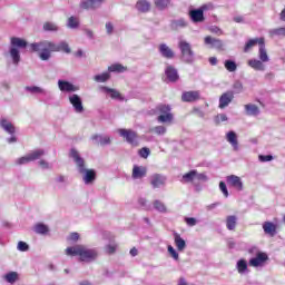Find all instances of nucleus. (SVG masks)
Returning <instances> with one entry per match:
<instances>
[{
	"label": "nucleus",
	"instance_id": "obj_1",
	"mask_svg": "<svg viewBox=\"0 0 285 285\" xmlns=\"http://www.w3.org/2000/svg\"><path fill=\"white\" fill-rule=\"evenodd\" d=\"M29 50L30 52H39V59H41V61L50 60V57H52V52H66V55H70L71 52V49L68 42L60 41L57 45L48 40L30 43Z\"/></svg>",
	"mask_w": 285,
	"mask_h": 285
},
{
	"label": "nucleus",
	"instance_id": "obj_2",
	"mask_svg": "<svg viewBox=\"0 0 285 285\" xmlns=\"http://www.w3.org/2000/svg\"><path fill=\"white\" fill-rule=\"evenodd\" d=\"M65 253L69 257H79L80 262H85L86 264L96 262L97 257H99V250L97 248H90L86 245L67 247Z\"/></svg>",
	"mask_w": 285,
	"mask_h": 285
},
{
	"label": "nucleus",
	"instance_id": "obj_3",
	"mask_svg": "<svg viewBox=\"0 0 285 285\" xmlns=\"http://www.w3.org/2000/svg\"><path fill=\"white\" fill-rule=\"evenodd\" d=\"M69 157L73 159L78 173L82 175L83 184H86V186H89V184H94L97 179V173L95 171V169L86 168V160L81 157V155H79V151H77V149H71Z\"/></svg>",
	"mask_w": 285,
	"mask_h": 285
},
{
	"label": "nucleus",
	"instance_id": "obj_4",
	"mask_svg": "<svg viewBox=\"0 0 285 285\" xmlns=\"http://www.w3.org/2000/svg\"><path fill=\"white\" fill-rule=\"evenodd\" d=\"M24 48H28V41H26V39L19 37L10 38L9 55L14 66H19L21 61V50Z\"/></svg>",
	"mask_w": 285,
	"mask_h": 285
},
{
	"label": "nucleus",
	"instance_id": "obj_5",
	"mask_svg": "<svg viewBox=\"0 0 285 285\" xmlns=\"http://www.w3.org/2000/svg\"><path fill=\"white\" fill-rule=\"evenodd\" d=\"M179 50L181 52V59L185 63H193L195 61V52L186 40H180L178 43Z\"/></svg>",
	"mask_w": 285,
	"mask_h": 285
},
{
	"label": "nucleus",
	"instance_id": "obj_6",
	"mask_svg": "<svg viewBox=\"0 0 285 285\" xmlns=\"http://www.w3.org/2000/svg\"><path fill=\"white\" fill-rule=\"evenodd\" d=\"M157 110L160 112V115L157 117L158 124H173V119H175V117L173 116V112H170V106L160 105L157 107Z\"/></svg>",
	"mask_w": 285,
	"mask_h": 285
},
{
	"label": "nucleus",
	"instance_id": "obj_7",
	"mask_svg": "<svg viewBox=\"0 0 285 285\" xmlns=\"http://www.w3.org/2000/svg\"><path fill=\"white\" fill-rule=\"evenodd\" d=\"M254 250L256 253V257H253L249 259V266H252L253 268H259V267L264 266V264H266V262H268V254L259 252L255 247L249 249V253H254Z\"/></svg>",
	"mask_w": 285,
	"mask_h": 285
},
{
	"label": "nucleus",
	"instance_id": "obj_8",
	"mask_svg": "<svg viewBox=\"0 0 285 285\" xmlns=\"http://www.w3.org/2000/svg\"><path fill=\"white\" fill-rule=\"evenodd\" d=\"M118 135H120V137H124V139H126L127 144H130V146H139V142L137 141V132L135 130L118 129Z\"/></svg>",
	"mask_w": 285,
	"mask_h": 285
},
{
	"label": "nucleus",
	"instance_id": "obj_9",
	"mask_svg": "<svg viewBox=\"0 0 285 285\" xmlns=\"http://www.w3.org/2000/svg\"><path fill=\"white\" fill-rule=\"evenodd\" d=\"M205 10H208L206 4L202 6L199 9H193L189 11V19L193 23H204V21H206V18L204 17Z\"/></svg>",
	"mask_w": 285,
	"mask_h": 285
},
{
	"label": "nucleus",
	"instance_id": "obj_10",
	"mask_svg": "<svg viewBox=\"0 0 285 285\" xmlns=\"http://www.w3.org/2000/svg\"><path fill=\"white\" fill-rule=\"evenodd\" d=\"M105 0H80V10H97L100 6H104Z\"/></svg>",
	"mask_w": 285,
	"mask_h": 285
},
{
	"label": "nucleus",
	"instance_id": "obj_11",
	"mask_svg": "<svg viewBox=\"0 0 285 285\" xmlns=\"http://www.w3.org/2000/svg\"><path fill=\"white\" fill-rule=\"evenodd\" d=\"M202 99V92L198 90L185 91L181 95V101L185 104H194L195 101H199Z\"/></svg>",
	"mask_w": 285,
	"mask_h": 285
},
{
	"label": "nucleus",
	"instance_id": "obj_12",
	"mask_svg": "<svg viewBox=\"0 0 285 285\" xmlns=\"http://www.w3.org/2000/svg\"><path fill=\"white\" fill-rule=\"evenodd\" d=\"M227 185L232 188H235V190H238V193H242L244 190V183L242 181V178L236 175H229L226 177Z\"/></svg>",
	"mask_w": 285,
	"mask_h": 285
},
{
	"label": "nucleus",
	"instance_id": "obj_13",
	"mask_svg": "<svg viewBox=\"0 0 285 285\" xmlns=\"http://www.w3.org/2000/svg\"><path fill=\"white\" fill-rule=\"evenodd\" d=\"M205 46H208V48H212L214 50H222L224 48V41L217 38H213L210 36H206L204 39Z\"/></svg>",
	"mask_w": 285,
	"mask_h": 285
},
{
	"label": "nucleus",
	"instance_id": "obj_14",
	"mask_svg": "<svg viewBox=\"0 0 285 285\" xmlns=\"http://www.w3.org/2000/svg\"><path fill=\"white\" fill-rule=\"evenodd\" d=\"M69 102L75 109V112L81 114L83 112V102L81 101V97L77 94H72L69 96Z\"/></svg>",
	"mask_w": 285,
	"mask_h": 285
},
{
	"label": "nucleus",
	"instance_id": "obj_15",
	"mask_svg": "<svg viewBox=\"0 0 285 285\" xmlns=\"http://www.w3.org/2000/svg\"><path fill=\"white\" fill-rule=\"evenodd\" d=\"M149 181L153 188H161V186H166V176L161 174H154L149 177Z\"/></svg>",
	"mask_w": 285,
	"mask_h": 285
},
{
	"label": "nucleus",
	"instance_id": "obj_16",
	"mask_svg": "<svg viewBox=\"0 0 285 285\" xmlns=\"http://www.w3.org/2000/svg\"><path fill=\"white\" fill-rule=\"evenodd\" d=\"M58 88L61 92H77L79 87L66 80H58Z\"/></svg>",
	"mask_w": 285,
	"mask_h": 285
},
{
	"label": "nucleus",
	"instance_id": "obj_17",
	"mask_svg": "<svg viewBox=\"0 0 285 285\" xmlns=\"http://www.w3.org/2000/svg\"><path fill=\"white\" fill-rule=\"evenodd\" d=\"M233 99H235V95H233V91H227V92L223 94L219 98L218 108H222V109L227 108V106L230 105Z\"/></svg>",
	"mask_w": 285,
	"mask_h": 285
},
{
	"label": "nucleus",
	"instance_id": "obj_18",
	"mask_svg": "<svg viewBox=\"0 0 285 285\" xmlns=\"http://www.w3.org/2000/svg\"><path fill=\"white\" fill-rule=\"evenodd\" d=\"M226 141L230 144L233 150L237 153L239 150V140H237V134L235 131H228L226 134Z\"/></svg>",
	"mask_w": 285,
	"mask_h": 285
},
{
	"label": "nucleus",
	"instance_id": "obj_19",
	"mask_svg": "<svg viewBox=\"0 0 285 285\" xmlns=\"http://www.w3.org/2000/svg\"><path fill=\"white\" fill-rule=\"evenodd\" d=\"M165 75H166L168 81H171L173 83H175V81H179V72L173 66L166 67Z\"/></svg>",
	"mask_w": 285,
	"mask_h": 285
},
{
	"label": "nucleus",
	"instance_id": "obj_20",
	"mask_svg": "<svg viewBox=\"0 0 285 285\" xmlns=\"http://www.w3.org/2000/svg\"><path fill=\"white\" fill-rule=\"evenodd\" d=\"M247 65L249 68H253V70H256L257 72H264L266 70V65H264V61L256 58L249 59Z\"/></svg>",
	"mask_w": 285,
	"mask_h": 285
},
{
	"label": "nucleus",
	"instance_id": "obj_21",
	"mask_svg": "<svg viewBox=\"0 0 285 285\" xmlns=\"http://www.w3.org/2000/svg\"><path fill=\"white\" fill-rule=\"evenodd\" d=\"M158 50L161 57H164L165 59H175V51H173V49H170L168 45L166 43L159 45Z\"/></svg>",
	"mask_w": 285,
	"mask_h": 285
},
{
	"label": "nucleus",
	"instance_id": "obj_22",
	"mask_svg": "<svg viewBox=\"0 0 285 285\" xmlns=\"http://www.w3.org/2000/svg\"><path fill=\"white\" fill-rule=\"evenodd\" d=\"M263 230L265 235H269V237H275L277 235V225H275V223L265 222L263 223Z\"/></svg>",
	"mask_w": 285,
	"mask_h": 285
},
{
	"label": "nucleus",
	"instance_id": "obj_23",
	"mask_svg": "<svg viewBox=\"0 0 285 285\" xmlns=\"http://www.w3.org/2000/svg\"><path fill=\"white\" fill-rule=\"evenodd\" d=\"M265 39L264 38H254V39H249L245 47H244V52H250V50H253V48H255V46H262L264 45Z\"/></svg>",
	"mask_w": 285,
	"mask_h": 285
},
{
	"label": "nucleus",
	"instance_id": "obj_24",
	"mask_svg": "<svg viewBox=\"0 0 285 285\" xmlns=\"http://www.w3.org/2000/svg\"><path fill=\"white\" fill-rule=\"evenodd\" d=\"M91 139L96 146H110L111 144L109 136L94 135Z\"/></svg>",
	"mask_w": 285,
	"mask_h": 285
},
{
	"label": "nucleus",
	"instance_id": "obj_25",
	"mask_svg": "<svg viewBox=\"0 0 285 285\" xmlns=\"http://www.w3.org/2000/svg\"><path fill=\"white\" fill-rule=\"evenodd\" d=\"M146 167L135 165L132 168L131 177L132 179H144V177H146Z\"/></svg>",
	"mask_w": 285,
	"mask_h": 285
},
{
	"label": "nucleus",
	"instance_id": "obj_26",
	"mask_svg": "<svg viewBox=\"0 0 285 285\" xmlns=\"http://www.w3.org/2000/svg\"><path fill=\"white\" fill-rule=\"evenodd\" d=\"M174 243L177 250H179L180 253L186 250V240L181 238V235H179L178 233H174Z\"/></svg>",
	"mask_w": 285,
	"mask_h": 285
},
{
	"label": "nucleus",
	"instance_id": "obj_27",
	"mask_svg": "<svg viewBox=\"0 0 285 285\" xmlns=\"http://www.w3.org/2000/svg\"><path fill=\"white\" fill-rule=\"evenodd\" d=\"M258 59L264 63H268V61H271L268 51L266 50V42H263V45L258 48Z\"/></svg>",
	"mask_w": 285,
	"mask_h": 285
},
{
	"label": "nucleus",
	"instance_id": "obj_28",
	"mask_svg": "<svg viewBox=\"0 0 285 285\" xmlns=\"http://www.w3.org/2000/svg\"><path fill=\"white\" fill-rule=\"evenodd\" d=\"M245 112L249 117H257L262 111L259 110V107L257 105L247 104L245 105Z\"/></svg>",
	"mask_w": 285,
	"mask_h": 285
},
{
	"label": "nucleus",
	"instance_id": "obj_29",
	"mask_svg": "<svg viewBox=\"0 0 285 285\" xmlns=\"http://www.w3.org/2000/svg\"><path fill=\"white\" fill-rule=\"evenodd\" d=\"M24 90L27 92H30L31 95H42L43 97H46V95H48V91L41 87H37V86H27L24 88Z\"/></svg>",
	"mask_w": 285,
	"mask_h": 285
},
{
	"label": "nucleus",
	"instance_id": "obj_30",
	"mask_svg": "<svg viewBox=\"0 0 285 285\" xmlns=\"http://www.w3.org/2000/svg\"><path fill=\"white\" fill-rule=\"evenodd\" d=\"M0 126L9 135H14V125H12L8 119H1Z\"/></svg>",
	"mask_w": 285,
	"mask_h": 285
},
{
	"label": "nucleus",
	"instance_id": "obj_31",
	"mask_svg": "<svg viewBox=\"0 0 285 285\" xmlns=\"http://www.w3.org/2000/svg\"><path fill=\"white\" fill-rule=\"evenodd\" d=\"M102 90L107 95H110L111 99H118V101H124V97H121V94L119 91H117V89L104 87Z\"/></svg>",
	"mask_w": 285,
	"mask_h": 285
},
{
	"label": "nucleus",
	"instance_id": "obj_32",
	"mask_svg": "<svg viewBox=\"0 0 285 285\" xmlns=\"http://www.w3.org/2000/svg\"><path fill=\"white\" fill-rule=\"evenodd\" d=\"M236 268L239 275L248 273V262H246L244 258L239 259L236 264Z\"/></svg>",
	"mask_w": 285,
	"mask_h": 285
},
{
	"label": "nucleus",
	"instance_id": "obj_33",
	"mask_svg": "<svg viewBox=\"0 0 285 285\" xmlns=\"http://www.w3.org/2000/svg\"><path fill=\"white\" fill-rule=\"evenodd\" d=\"M227 230H235L237 228V216L230 215L226 217Z\"/></svg>",
	"mask_w": 285,
	"mask_h": 285
},
{
	"label": "nucleus",
	"instance_id": "obj_34",
	"mask_svg": "<svg viewBox=\"0 0 285 285\" xmlns=\"http://www.w3.org/2000/svg\"><path fill=\"white\" fill-rule=\"evenodd\" d=\"M33 230L37 233V235H46L50 228H48V225L43 223H38L33 226Z\"/></svg>",
	"mask_w": 285,
	"mask_h": 285
},
{
	"label": "nucleus",
	"instance_id": "obj_35",
	"mask_svg": "<svg viewBox=\"0 0 285 285\" xmlns=\"http://www.w3.org/2000/svg\"><path fill=\"white\" fill-rule=\"evenodd\" d=\"M138 12H148L150 10V2L147 0H140L136 3Z\"/></svg>",
	"mask_w": 285,
	"mask_h": 285
},
{
	"label": "nucleus",
	"instance_id": "obj_36",
	"mask_svg": "<svg viewBox=\"0 0 285 285\" xmlns=\"http://www.w3.org/2000/svg\"><path fill=\"white\" fill-rule=\"evenodd\" d=\"M46 155V150L43 149H36L31 153H29V157L31 161H37V159H41Z\"/></svg>",
	"mask_w": 285,
	"mask_h": 285
},
{
	"label": "nucleus",
	"instance_id": "obj_37",
	"mask_svg": "<svg viewBox=\"0 0 285 285\" xmlns=\"http://www.w3.org/2000/svg\"><path fill=\"white\" fill-rule=\"evenodd\" d=\"M126 70H128V68L124 67L121 63H114L108 67L109 72H126Z\"/></svg>",
	"mask_w": 285,
	"mask_h": 285
},
{
	"label": "nucleus",
	"instance_id": "obj_38",
	"mask_svg": "<svg viewBox=\"0 0 285 285\" xmlns=\"http://www.w3.org/2000/svg\"><path fill=\"white\" fill-rule=\"evenodd\" d=\"M269 37H285V27L271 29L268 31Z\"/></svg>",
	"mask_w": 285,
	"mask_h": 285
},
{
	"label": "nucleus",
	"instance_id": "obj_39",
	"mask_svg": "<svg viewBox=\"0 0 285 285\" xmlns=\"http://www.w3.org/2000/svg\"><path fill=\"white\" fill-rule=\"evenodd\" d=\"M3 278L8 282V284H14L17 279H19V274L17 272L7 273Z\"/></svg>",
	"mask_w": 285,
	"mask_h": 285
},
{
	"label": "nucleus",
	"instance_id": "obj_40",
	"mask_svg": "<svg viewBox=\"0 0 285 285\" xmlns=\"http://www.w3.org/2000/svg\"><path fill=\"white\" fill-rule=\"evenodd\" d=\"M108 79H110V73L109 72H104L100 75H96L94 77V81H96L97 83H106V81H108Z\"/></svg>",
	"mask_w": 285,
	"mask_h": 285
},
{
	"label": "nucleus",
	"instance_id": "obj_41",
	"mask_svg": "<svg viewBox=\"0 0 285 285\" xmlns=\"http://www.w3.org/2000/svg\"><path fill=\"white\" fill-rule=\"evenodd\" d=\"M67 27L71 30H77V28H79V18L71 16L67 21Z\"/></svg>",
	"mask_w": 285,
	"mask_h": 285
},
{
	"label": "nucleus",
	"instance_id": "obj_42",
	"mask_svg": "<svg viewBox=\"0 0 285 285\" xmlns=\"http://www.w3.org/2000/svg\"><path fill=\"white\" fill-rule=\"evenodd\" d=\"M42 28L45 32H57L59 30V26L55 22H45Z\"/></svg>",
	"mask_w": 285,
	"mask_h": 285
},
{
	"label": "nucleus",
	"instance_id": "obj_43",
	"mask_svg": "<svg viewBox=\"0 0 285 285\" xmlns=\"http://www.w3.org/2000/svg\"><path fill=\"white\" fill-rule=\"evenodd\" d=\"M233 95H240V92H244V83H242V81L236 80L233 83Z\"/></svg>",
	"mask_w": 285,
	"mask_h": 285
},
{
	"label": "nucleus",
	"instance_id": "obj_44",
	"mask_svg": "<svg viewBox=\"0 0 285 285\" xmlns=\"http://www.w3.org/2000/svg\"><path fill=\"white\" fill-rule=\"evenodd\" d=\"M186 26H188V22L184 19L174 20L171 22V28H174V30H179V28H186Z\"/></svg>",
	"mask_w": 285,
	"mask_h": 285
},
{
	"label": "nucleus",
	"instance_id": "obj_45",
	"mask_svg": "<svg viewBox=\"0 0 285 285\" xmlns=\"http://www.w3.org/2000/svg\"><path fill=\"white\" fill-rule=\"evenodd\" d=\"M154 208L155 210H158V213H168V208L166 207V204H164L161 200H155Z\"/></svg>",
	"mask_w": 285,
	"mask_h": 285
},
{
	"label": "nucleus",
	"instance_id": "obj_46",
	"mask_svg": "<svg viewBox=\"0 0 285 285\" xmlns=\"http://www.w3.org/2000/svg\"><path fill=\"white\" fill-rule=\"evenodd\" d=\"M154 3L158 10H166L170 6V0H154Z\"/></svg>",
	"mask_w": 285,
	"mask_h": 285
},
{
	"label": "nucleus",
	"instance_id": "obj_47",
	"mask_svg": "<svg viewBox=\"0 0 285 285\" xmlns=\"http://www.w3.org/2000/svg\"><path fill=\"white\" fill-rule=\"evenodd\" d=\"M149 132H155V135L164 136L167 132L165 126L159 125L149 129Z\"/></svg>",
	"mask_w": 285,
	"mask_h": 285
},
{
	"label": "nucleus",
	"instance_id": "obj_48",
	"mask_svg": "<svg viewBox=\"0 0 285 285\" xmlns=\"http://www.w3.org/2000/svg\"><path fill=\"white\" fill-rule=\"evenodd\" d=\"M105 253H107V255H115V253H117V243L112 242L107 244L105 246Z\"/></svg>",
	"mask_w": 285,
	"mask_h": 285
},
{
	"label": "nucleus",
	"instance_id": "obj_49",
	"mask_svg": "<svg viewBox=\"0 0 285 285\" xmlns=\"http://www.w3.org/2000/svg\"><path fill=\"white\" fill-rule=\"evenodd\" d=\"M30 161H32L30 158V154H27L23 157L17 158L14 164H16V166H23L26 164H30Z\"/></svg>",
	"mask_w": 285,
	"mask_h": 285
},
{
	"label": "nucleus",
	"instance_id": "obj_50",
	"mask_svg": "<svg viewBox=\"0 0 285 285\" xmlns=\"http://www.w3.org/2000/svg\"><path fill=\"white\" fill-rule=\"evenodd\" d=\"M224 66L228 72H235L237 70V63L233 60H225Z\"/></svg>",
	"mask_w": 285,
	"mask_h": 285
},
{
	"label": "nucleus",
	"instance_id": "obj_51",
	"mask_svg": "<svg viewBox=\"0 0 285 285\" xmlns=\"http://www.w3.org/2000/svg\"><path fill=\"white\" fill-rule=\"evenodd\" d=\"M184 184H190V181H195V170H190L189 173L183 176Z\"/></svg>",
	"mask_w": 285,
	"mask_h": 285
},
{
	"label": "nucleus",
	"instance_id": "obj_52",
	"mask_svg": "<svg viewBox=\"0 0 285 285\" xmlns=\"http://www.w3.org/2000/svg\"><path fill=\"white\" fill-rule=\"evenodd\" d=\"M167 250H168L170 257H173V259H175V262H179V253H177L175 247H173L171 245H168Z\"/></svg>",
	"mask_w": 285,
	"mask_h": 285
},
{
	"label": "nucleus",
	"instance_id": "obj_53",
	"mask_svg": "<svg viewBox=\"0 0 285 285\" xmlns=\"http://www.w3.org/2000/svg\"><path fill=\"white\" fill-rule=\"evenodd\" d=\"M17 248H18V250H20V253H26L27 250H29V249H30V246H29V245H27V243H26V242L20 240V242L18 243Z\"/></svg>",
	"mask_w": 285,
	"mask_h": 285
},
{
	"label": "nucleus",
	"instance_id": "obj_54",
	"mask_svg": "<svg viewBox=\"0 0 285 285\" xmlns=\"http://www.w3.org/2000/svg\"><path fill=\"white\" fill-rule=\"evenodd\" d=\"M194 179L195 181H208V177L205 174L197 173V170H195Z\"/></svg>",
	"mask_w": 285,
	"mask_h": 285
},
{
	"label": "nucleus",
	"instance_id": "obj_55",
	"mask_svg": "<svg viewBox=\"0 0 285 285\" xmlns=\"http://www.w3.org/2000/svg\"><path fill=\"white\" fill-rule=\"evenodd\" d=\"M139 155L142 157V159H148L150 149L148 147H144L139 150Z\"/></svg>",
	"mask_w": 285,
	"mask_h": 285
},
{
	"label": "nucleus",
	"instance_id": "obj_56",
	"mask_svg": "<svg viewBox=\"0 0 285 285\" xmlns=\"http://www.w3.org/2000/svg\"><path fill=\"white\" fill-rule=\"evenodd\" d=\"M222 121H228V116L225 114H219L215 117V122L220 124Z\"/></svg>",
	"mask_w": 285,
	"mask_h": 285
},
{
	"label": "nucleus",
	"instance_id": "obj_57",
	"mask_svg": "<svg viewBox=\"0 0 285 285\" xmlns=\"http://www.w3.org/2000/svg\"><path fill=\"white\" fill-rule=\"evenodd\" d=\"M105 28L107 35L109 36L112 35V32H115V24H112V22H106Z\"/></svg>",
	"mask_w": 285,
	"mask_h": 285
},
{
	"label": "nucleus",
	"instance_id": "obj_58",
	"mask_svg": "<svg viewBox=\"0 0 285 285\" xmlns=\"http://www.w3.org/2000/svg\"><path fill=\"white\" fill-rule=\"evenodd\" d=\"M187 226H197V219L194 217H185Z\"/></svg>",
	"mask_w": 285,
	"mask_h": 285
},
{
	"label": "nucleus",
	"instance_id": "obj_59",
	"mask_svg": "<svg viewBox=\"0 0 285 285\" xmlns=\"http://www.w3.org/2000/svg\"><path fill=\"white\" fill-rule=\"evenodd\" d=\"M79 233L73 232L68 236V242H79Z\"/></svg>",
	"mask_w": 285,
	"mask_h": 285
},
{
	"label": "nucleus",
	"instance_id": "obj_60",
	"mask_svg": "<svg viewBox=\"0 0 285 285\" xmlns=\"http://www.w3.org/2000/svg\"><path fill=\"white\" fill-rule=\"evenodd\" d=\"M219 188H220L223 195H224L225 197H228V188L226 187V183L220 181V183H219Z\"/></svg>",
	"mask_w": 285,
	"mask_h": 285
},
{
	"label": "nucleus",
	"instance_id": "obj_61",
	"mask_svg": "<svg viewBox=\"0 0 285 285\" xmlns=\"http://www.w3.org/2000/svg\"><path fill=\"white\" fill-rule=\"evenodd\" d=\"M38 164H39L40 167H42L43 170H50V168H51L49 161L40 160Z\"/></svg>",
	"mask_w": 285,
	"mask_h": 285
},
{
	"label": "nucleus",
	"instance_id": "obj_62",
	"mask_svg": "<svg viewBox=\"0 0 285 285\" xmlns=\"http://www.w3.org/2000/svg\"><path fill=\"white\" fill-rule=\"evenodd\" d=\"M258 159H259V161H263V163L273 161V156L272 155H266V156L259 155Z\"/></svg>",
	"mask_w": 285,
	"mask_h": 285
},
{
	"label": "nucleus",
	"instance_id": "obj_63",
	"mask_svg": "<svg viewBox=\"0 0 285 285\" xmlns=\"http://www.w3.org/2000/svg\"><path fill=\"white\" fill-rule=\"evenodd\" d=\"M209 32H213L214 35H224V32L222 31V29H219V27L217 26H213L209 28Z\"/></svg>",
	"mask_w": 285,
	"mask_h": 285
},
{
	"label": "nucleus",
	"instance_id": "obj_64",
	"mask_svg": "<svg viewBox=\"0 0 285 285\" xmlns=\"http://www.w3.org/2000/svg\"><path fill=\"white\" fill-rule=\"evenodd\" d=\"M56 181H57L58 184H66V176H63V175L58 176V177L56 178Z\"/></svg>",
	"mask_w": 285,
	"mask_h": 285
}]
</instances>
